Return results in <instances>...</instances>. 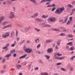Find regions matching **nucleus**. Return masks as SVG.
<instances>
[{
	"mask_svg": "<svg viewBox=\"0 0 75 75\" xmlns=\"http://www.w3.org/2000/svg\"><path fill=\"white\" fill-rule=\"evenodd\" d=\"M55 9H56V8L55 7H54L52 9V10H51L52 11H54V10H55Z\"/></svg>",
	"mask_w": 75,
	"mask_h": 75,
	"instance_id": "33",
	"label": "nucleus"
},
{
	"mask_svg": "<svg viewBox=\"0 0 75 75\" xmlns=\"http://www.w3.org/2000/svg\"><path fill=\"white\" fill-rule=\"evenodd\" d=\"M69 38H73V35L72 34H70L69 35Z\"/></svg>",
	"mask_w": 75,
	"mask_h": 75,
	"instance_id": "34",
	"label": "nucleus"
},
{
	"mask_svg": "<svg viewBox=\"0 0 75 75\" xmlns=\"http://www.w3.org/2000/svg\"><path fill=\"white\" fill-rule=\"evenodd\" d=\"M4 72V71L3 70H1L0 73L1 74H3Z\"/></svg>",
	"mask_w": 75,
	"mask_h": 75,
	"instance_id": "58",
	"label": "nucleus"
},
{
	"mask_svg": "<svg viewBox=\"0 0 75 75\" xmlns=\"http://www.w3.org/2000/svg\"><path fill=\"white\" fill-rule=\"evenodd\" d=\"M66 49H67V50L69 51V47L68 46H67L66 48Z\"/></svg>",
	"mask_w": 75,
	"mask_h": 75,
	"instance_id": "37",
	"label": "nucleus"
},
{
	"mask_svg": "<svg viewBox=\"0 0 75 75\" xmlns=\"http://www.w3.org/2000/svg\"><path fill=\"white\" fill-rule=\"evenodd\" d=\"M65 18H66L65 20L62 23V24H64V23H67V20H68V16L65 17Z\"/></svg>",
	"mask_w": 75,
	"mask_h": 75,
	"instance_id": "14",
	"label": "nucleus"
},
{
	"mask_svg": "<svg viewBox=\"0 0 75 75\" xmlns=\"http://www.w3.org/2000/svg\"><path fill=\"white\" fill-rule=\"evenodd\" d=\"M74 57H75V56H73L72 57H71L70 58L71 59H74Z\"/></svg>",
	"mask_w": 75,
	"mask_h": 75,
	"instance_id": "56",
	"label": "nucleus"
},
{
	"mask_svg": "<svg viewBox=\"0 0 75 75\" xmlns=\"http://www.w3.org/2000/svg\"><path fill=\"white\" fill-rule=\"evenodd\" d=\"M53 41V40H47L45 42L47 44H49V43H50V42H52Z\"/></svg>",
	"mask_w": 75,
	"mask_h": 75,
	"instance_id": "12",
	"label": "nucleus"
},
{
	"mask_svg": "<svg viewBox=\"0 0 75 75\" xmlns=\"http://www.w3.org/2000/svg\"><path fill=\"white\" fill-rule=\"evenodd\" d=\"M44 75H49V74L47 73H44Z\"/></svg>",
	"mask_w": 75,
	"mask_h": 75,
	"instance_id": "64",
	"label": "nucleus"
},
{
	"mask_svg": "<svg viewBox=\"0 0 75 75\" xmlns=\"http://www.w3.org/2000/svg\"><path fill=\"white\" fill-rule=\"evenodd\" d=\"M8 34V35H3L2 36V37L3 38H7V37H8L9 36V34H10V32H6L5 33V34Z\"/></svg>",
	"mask_w": 75,
	"mask_h": 75,
	"instance_id": "5",
	"label": "nucleus"
},
{
	"mask_svg": "<svg viewBox=\"0 0 75 75\" xmlns=\"http://www.w3.org/2000/svg\"><path fill=\"white\" fill-rule=\"evenodd\" d=\"M15 52H16V50H11L10 52V53L11 54H13V53H14Z\"/></svg>",
	"mask_w": 75,
	"mask_h": 75,
	"instance_id": "26",
	"label": "nucleus"
},
{
	"mask_svg": "<svg viewBox=\"0 0 75 75\" xmlns=\"http://www.w3.org/2000/svg\"><path fill=\"white\" fill-rule=\"evenodd\" d=\"M16 26H17V27H20V28L22 27V26H21V25L20 24H18V23H16Z\"/></svg>",
	"mask_w": 75,
	"mask_h": 75,
	"instance_id": "21",
	"label": "nucleus"
},
{
	"mask_svg": "<svg viewBox=\"0 0 75 75\" xmlns=\"http://www.w3.org/2000/svg\"><path fill=\"white\" fill-rule=\"evenodd\" d=\"M11 55V54H8L5 56V57H10Z\"/></svg>",
	"mask_w": 75,
	"mask_h": 75,
	"instance_id": "28",
	"label": "nucleus"
},
{
	"mask_svg": "<svg viewBox=\"0 0 75 75\" xmlns=\"http://www.w3.org/2000/svg\"><path fill=\"white\" fill-rule=\"evenodd\" d=\"M54 31H59V30L58 29H54L53 30Z\"/></svg>",
	"mask_w": 75,
	"mask_h": 75,
	"instance_id": "40",
	"label": "nucleus"
},
{
	"mask_svg": "<svg viewBox=\"0 0 75 75\" xmlns=\"http://www.w3.org/2000/svg\"><path fill=\"white\" fill-rule=\"evenodd\" d=\"M36 20L37 21H38V22H42V21H43V20H42L38 18H36Z\"/></svg>",
	"mask_w": 75,
	"mask_h": 75,
	"instance_id": "15",
	"label": "nucleus"
},
{
	"mask_svg": "<svg viewBox=\"0 0 75 75\" xmlns=\"http://www.w3.org/2000/svg\"><path fill=\"white\" fill-rule=\"evenodd\" d=\"M68 7H70V8H71V7H72V6L70 4H69L68 5Z\"/></svg>",
	"mask_w": 75,
	"mask_h": 75,
	"instance_id": "41",
	"label": "nucleus"
},
{
	"mask_svg": "<svg viewBox=\"0 0 75 75\" xmlns=\"http://www.w3.org/2000/svg\"><path fill=\"white\" fill-rule=\"evenodd\" d=\"M30 67H31V65L30 64L28 66V69L29 71H30Z\"/></svg>",
	"mask_w": 75,
	"mask_h": 75,
	"instance_id": "46",
	"label": "nucleus"
},
{
	"mask_svg": "<svg viewBox=\"0 0 75 75\" xmlns=\"http://www.w3.org/2000/svg\"><path fill=\"white\" fill-rule=\"evenodd\" d=\"M52 7H56V5L54 4H53L52 5Z\"/></svg>",
	"mask_w": 75,
	"mask_h": 75,
	"instance_id": "55",
	"label": "nucleus"
},
{
	"mask_svg": "<svg viewBox=\"0 0 75 75\" xmlns=\"http://www.w3.org/2000/svg\"><path fill=\"white\" fill-rule=\"evenodd\" d=\"M38 15V13H36L35 14H34V16H35V17H37Z\"/></svg>",
	"mask_w": 75,
	"mask_h": 75,
	"instance_id": "30",
	"label": "nucleus"
},
{
	"mask_svg": "<svg viewBox=\"0 0 75 75\" xmlns=\"http://www.w3.org/2000/svg\"><path fill=\"white\" fill-rule=\"evenodd\" d=\"M12 1H10V0H8L7 1V2L8 3H9V4H11V3H11Z\"/></svg>",
	"mask_w": 75,
	"mask_h": 75,
	"instance_id": "39",
	"label": "nucleus"
},
{
	"mask_svg": "<svg viewBox=\"0 0 75 75\" xmlns=\"http://www.w3.org/2000/svg\"><path fill=\"white\" fill-rule=\"evenodd\" d=\"M38 69H39V68L38 67H36L35 68V70H38Z\"/></svg>",
	"mask_w": 75,
	"mask_h": 75,
	"instance_id": "51",
	"label": "nucleus"
},
{
	"mask_svg": "<svg viewBox=\"0 0 75 75\" xmlns=\"http://www.w3.org/2000/svg\"><path fill=\"white\" fill-rule=\"evenodd\" d=\"M61 29H62L63 32H67V29H66V28H65V27L62 26L61 27Z\"/></svg>",
	"mask_w": 75,
	"mask_h": 75,
	"instance_id": "16",
	"label": "nucleus"
},
{
	"mask_svg": "<svg viewBox=\"0 0 75 75\" xmlns=\"http://www.w3.org/2000/svg\"><path fill=\"white\" fill-rule=\"evenodd\" d=\"M73 17L72 16H71L69 18V20L70 21H72V20Z\"/></svg>",
	"mask_w": 75,
	"mask_h": 75,
	"instance_id": "38",
	"label": "nucleus"
},
{
	"mask_svg": "<svg viewBox=\"0 0 75 75\" xmlns=\"http://www.w3.org/2000/svg\"><path fill=\"white\" fill-rule=\"evenodd\" d=\"M39 63L40 64H42V60H38Z\"/></svg>",
	"mask_w": 75,
	"mask_h": 75,
	"instance_id": "32",
	"label": "nucleus"
},
{
	"mask_svg": "<svg viewBox=\"0 0 75 75\" xmlns=\"http://www.w3.org/2000/svg\"><path fill=\"white\" fill-rule=\"evenodd\" d=\"M70 50H71V51H73L74 50V47H71L70 48Z\"/></svg>",
	"mask_w": 75,
	"mask_h": 75,
	"instance_id": "29",
	"label": "nucleus"
},
{
	"mask_svg": "<svg viewBox=\"0 0 75 75\" xmlns=\"http://www.w3.org/2000/svg\"><path fill=\"white\" fill-rule=\"evenodd\" d=\"M47 51L48 53H51V52L53 51V50L52 48H50L47 50Z\"/></svg>",
	"mask_w": 75,
	"mask_h": 75,
	"instance_id": "10",
	"label": "nucleus"
},
{
	"mask_svg": "<svg viewBox=\"0 0 75 75\" xmlns=\"http://www.w3.org/2000/svg\"><path fill=\"white\" fill-rule=\"evenodd\" d=\"M15 44H12L11 45V47H14L15 46Z\"/></svg>",
	"mask_w": 75,
	"mask_h": 75,
	"instance_id": "50",
	"label": "nucleus"
},
{
	"mask_svg": "<svg viewBox=\"0 0 75 75\" xmlns=\"http://www.w3.org/2000/svg\"><path fill=\"white\" fill-rule=\"evenodd\" d=\"M60 36H65V34L64 33H62L60 34Z\"/></svg>",
	"mask_w": 75,
	"mask_h": 75,
	"instance_id": "36",
	"label": "nucleus"
},
{
	"mask_svg": "<svg viewBox=\"0 0 75 75\" xmlns=\"http://www.w3.org/2000/svg\"><path fill=\"white\" fill-rule=\"evenodd\" d=\"M61 64H62V63H61V62H59V63H57V65H61Z\"/></svg>",
	"mask_w": 75,
	"mask_h": 75,
	"instance_id": "44",
	"label": "nucleus"
},
{
	"mask_svg": "<svg viewBox=\"0 0 75 75\" xmlns=\"http://www.w3.org/2000/svg\"><path fill=\"white\" fill-rule=\"evenodd\" d=\"M6 67H7V65H5L3 66V68L4 69H6Z\"/></svg>",
	"mask_w": 75,
	"mask_h": 75,
	"instance_id": "45",
	"label": "nucleus"
},
{
	"mask_svg": "<svg viewBox=\"0 0 75 75\" xmlns=\"http://www.w3.org/2000/svg\"><path fill=\"white\" fill-rule=\"evenodd\" d=\"M40 46H41V45H40V44L38 45L37 46V48H40Z\"/></svg>",
	"mask_w": 75,
	"mask_h": 75,
	"instance_id": "53",
	"label": "nucleus"
},
{
	"mask_svg": "<svg viewBox=\"0 0 75 75\" xmlns=\"http://www.w3.org/2000/svg\"><path fill=\"white\" fill-rule=\"evenodd\" d=\"M51 25H50L47 24H45L44 25V27H51Z\"/></svg>",
	"mask_w": 75,
	"mask_h": 75,
	"instance_id": "19",
	"label": "nucleus"
},
{
	"mask_svg": "<svg viewBox=\"0 0 75 75\" xmlns=\"http://www.w3.org/2000/svg\"><path fill=\"white\" fill-rule=\"evenodd\" d=\"M17 40L18 41H19V40H20V38H17Z\"/></svg>",
	"mask_w": 75,
	"mask_h": 75,
	"instance_id": "62",
	"label": "nucleus"
},
{
	"mask_svg": "<svg viewBox=\"0 0 75 75\" xmlns=\"http://www.w3.org/2000/svg\"><path fill=\"white\" fill-rule=\"evenodd\" d=\"M35 30H36V31H37V32H39V31H40V30L39 29H37V28H35Z\"/></svg>",
	"mask_w": 75,
	"mask_h": 75,
	"instance_id": "31",
	"label": "nucleus"
},
{
	"mask_svg": "<svg viewBox=\"0 0 75 75\" xmlns=\"http://www.w3.org/2000/svg\"><path fill=\"white\" fill-rule=\"evenodd\" d=\"M71 24V22H70V21H69L67 22V25H69V24Z\"/></svg>",
	"mask_w": 75,
	"mask_h": 75,
	"instance_id": "35",
	"label": "nucleus"
},
{
	"mask_svg": "<svg viewBox=\"0 0 75 75\" xmlns=\"http://www.w3.org/2000/svg\"><path fill=\"white\" fill-rule=\"evenodd\" d=\"M4 19V16H2L0 18V24H1V23H2V21H3Z\"/></svg>",
	"mask_w": 75,
	"mask_h": 75,
	"instance_id": "13",
	"label": "nucleus"
},
{
	"mask_svg": "<svg viewBox=\"0 0 75 75\" xmlns=\"http://www.w3.org/2000/svg\"><path fill=\"white\" fill-rule=\"evenodd\" d=\"M30 18H35V16H34H34H31L30 17Z\"/></svg>",
	"mask_w": 75,
	"mask_h": 75,
	"instance_id": "52",
	"label": "nucleus"
},
{
	"mask_svg": "<svg viewBox=\"0 0 75 75\" xmlns=\"http://www.w3.org/2000/svg\"><path fill=\"white\" fill-rule=\"evenodd\" d=\"M15 17V15H14V12H11L10 13V16L9 17V19H13Z\"/></svg>",
	"mask_w": 75,
	"mask_h": 75,
	"instance_id": "3",
	"label": "nucleus"
},
{
	"mask_svg": "<svg viewBox=\"0 0 75 75\" xmlns=\"http://www.w3.org/2000/svg\"><path fill=\"white\" fill-rule=\"evenodd\" d=\"M73 43V42H70L67 43V45H70V46H71V45H72V44Z\"/></svg>",
	"mask_w": 75,
	"mask_h": 75,
	"instance_id": "25",
	"label": "nucleus"
},
{
	"mask_svg": "<svg viewBox=\"0 0 75 75\" xmlns=\"http://www.w3.org/2000/svg\"><path fill=\"white\" fill-rule=\"evenodd\" d=\"M9 45H10V44L8 43L6 45V47L7 48V47H8Z\"/></svg>",
	"mask_w": 75,
	"mask_h": 75,
	"instance_id": "59",
	"label": "nucleus"
},
{
	"mask_svg": "<svg viewBox=\"0 0 75 75\" xmlns=\"http://www.w3.org/2000/svg\"><path fill=\"white\" fill-rule=\"evenodd\" d=\"M30 1L31 2H32L33 4H34L35 5H37L38 4V3L35 0H30Z\"/></svg>",
	"mask_w": 75,
	"mask_h": 75,
	"instance_id": "7",
	"label": "nucleus"
},
{
	"mask_svg": "<svg viewBox=\"0 0 75 75\" xmlns=\"http://www.w3.org/2000/svg\"><path fill=\"white\" fill-rule=\"evenodd\" d=\"M5 61H6V60H5V59H2V62H4H4H5Z\"/></svg>",
	"mask_w": 75,
	"mask_h": 75,
	"instance_id": "42",
	"label": "nucleus"
},
{
	"mask_svg": "<svg viewBox=\"0 0 75 75\" xmlns=\"http://www.w3.org/2000/svg\"><path fill=\"white\" fill-rule=\"evenodd\" d=\"M48 17V15H47V16H45V15H43L42 16V18H47Z\"/></svg>",
	"mask_w": 75,
	"mask_h": 75,
	"instance_id": "23",
	"label": "nucleus"
},
{
	"mask_svg": "<svg viewBox=\"0 0 75 75\" xmlns=\"http://www.w3.org/2000/svg\"><path fill=\"white\" fill-rule=\"evenodd\" d=\"M16 53H14L13 55V56L14 57H16Z\"/></svg>",
	"mask_w": 75,
	"mask_h": 75,
	"instance_id": "57",
	"label": "nucleus"
},
{
	"mask_svg": "<svg viewBox=\"0 0 75 75\" xmlns=\"http://www.w3.org/2000/svg\"><path fill=\"white\" fill-rule=\"evenodd\" d=\"M7 47H6V46H5L2 49H3V50H5V49H6V48H7Z\"/></svg>",
	"mask_w": 75,
	"mask_h": 75,
	"instance_id": "54",
	"label": "nucleus"
},
{
	"mask_svg": "<svg viewBox=\"0 0 75 75\" xmlns=\"http://www.w3.org/2000/svg\"><path fill=\"white\" fill-rule=\"evenodd\" d=\"M18 35V31L16 30V37H17V35Z\"/></svg>",
	"mask_w": 75,
	"mask_h": 75,
	"instance_id": "47",
	"label": "nucleus"
},
{
	"mask_svg": "<svg viewBox=\"0 0 75 75\" xmlns=\"http://www.w3.org/2000/svg\"><path fill=\"white\" fill-rule=\"evenodd\" d=\"M27 54H25L24 55H23L21 57H20L19 59H21V58H25L26 56H27Z\"/></svg>",
	"mask_w": 75,
	"mask_h": 75,
	"instance_id": "18",
	"label": "nucleus"
},
{
	"mask_svg": "<svg viewBox=\"0 0 75 75\" xmlns=\"http://www.w3.org/2000/svg\"><path fill=\"white\" fill-rule=\"evenodd\" d=\"M64 21V20H63V19H60L59 20V23H61V22H62V21Z\"/></svg>",
	"mask_w": 75,
	"mask_h": 75,
	"instance_id": "43",
	"label": "nucleus"
},
{
	"mask_svg": "<svg viewBox=\"0 0 75 75\" xmlns=\"http://www.w3.org/2000/svg\"><path fill=\"white\" fill-rule=\"evenodd\" d=\"M57 44L58 46H59V45H60V43L58 42V41L57 42Z\"/></svg>",
	"mask_w": 75,
	"mask_h": 75,
	"instance_id": "49",
	"label": "nucleus"
},
{
	"mask_svg": "<svg viewBox=\"0 0 75 75\" xmlns=\"http://www.w3.org/2000/svg\"><path fill=\"white\" fill-rule=\"evenodd\" d=\"M75 11V8H74V9H72V12H73L74 13V11Z\"/></svg>",
	"mask_w": 75,
	"mask_h": 75,
	"instance_id": "61",
	"label": "nucleus"
},
{
	"mask_svg": "<svg viewBox=\"0 0 75 75\" xmlns=\"http://www.w3.org/2000/svg\"><path fill=\"white\" fill-rule=\"evenodd\" d=\"M12 25L11 24H9L7 25L6 26H4L3 28V29H5V28H10V27H11Z\"/></svg>",
	"mask_w": 75,
	"mask_h": 75,
	"instance_id": "6",
	"label": "nucleus"
},
{
	"mask_svg": "<svg viewBox=\"0 0 75 75\" xmlns=\"http://www.w3.org/2000/svg\"><path fill=\"white\" fill-rule=\"evenodd\" d=\"M19 75H23V73H22L19 72Z\"/></svg>",
	"mask_w": 75,
	"mask_h": 75,
	"instance_id": "63",
	"label": "nucleus"
},
{
	"mask_svg": "<svg viewBox=\"0 0 75 75\" xmlns=\"http://www.w3.org/2000/svg\"><path fill=\"white\" fill-rule=\"evenodd\" d=\"M14 35H15V32L14 31H13L11 33V38L13 37Z\"/></svg>",
	"mask_w": 75,
	"mask_h": 75,
	"instance_id": "9",
	"label": "nucleus"
},
{
	"mask_svg": "<svg viewBox=\"0 0 75 75\" xmlns=\"http://www.w3.org/2000/svg\"><path fill=\"white\" fill-rule=\"evenodd\" d=\"M57 55H58V56H59H59L62 55V54H59V53H57Z\"/></svg>",
	"mask_w": 75,
	"mask_h": 75,
	"instance_id": "48",
	"label": "nucleus"
},
{
	"mask_svg": "<svg viewBox=\"0 0 75 75\" xmlns=\"http://www.w3.org/2000/svg\"><path fill=\"white\" fill-rule=\"evenodd\" d=\"M60 69L61 71H64V72L66 71V69L63 68H60Z\"/></svg>",
	"mask_w": 75,
	"mask_h": 75,
	"instance_id": "27",
	"label": "nucleus"
},
{
	"mask_svg": "<svg viewBox=\"0 0 75 75\" xmlns=\"http://www.w3.org/2000/svg\"><path fill=\"white\" fill-rule=\"evenodd\" d=\"M7 23V21H4L2 23L1 25H5Z\"/></svg>",
	"mask_w": 75,
	"mask_h": 75,
	"instance_id": "20",
	"label": "nucleus"
},
{
	"mask_svg": "<svg viewBox=\"0 0 75 75\" xmlns=\"http://www.w3.org/2000/svg\"><path fill=\"white\" fill-rule=\"evenodd\" d=\"M71 4H75V1H72L71 2Z\"/></svg>",
	"mask_w": 75,
	"mask_h": 75,
	"instance_id": "60",
	"label": "nucleus"
},
{
	"mask_svg": "<svg viewBox=\"0 0 75 75\" xmlns=\"http://www.w3.org/2000/svg\"><path fill=\"white\" fill-rule=\"evenodd\" d=\"M65 10L64 7H62L60 8H58L55 11V14H60L63 12V11Z\"/></svg>",
	"mask_w": 75,
	"mask_h": 75,
	"instance_id": "1",
	"label": "nucleus"
},
{
	"mask_svg": "<svg viewBox=\"0 0 75 75\" xmlns=\"http://www.w3.org/2000/svg\"><path fill=\"white\" fill-rule=\"evenodd\" d=\"M45 57L47 59H49L50 58V56L48 55H45Z\"/></svg>",
	"mask_w": 75,
	"mask_h": 75,
	"instance_id": "22",
	"label": "nucleus"
},
{
	"mask_svg": "<svg viewBox=\"0 0 75 75\" xmlns=\"http://www.w3.org/2000/svg\"><path fill=\"white\" fill-rule=\"evenodd\" d=\"M55 58L57 59H60V60H62L63 59L65 58V57L63 56L62 57H56Z\"/></svg>",
	"mask_w": 75,
	"mask_h": 75,
	"instance_id": "8",
	"label": "nucleus"
},
{
	"mask_svg": "<svg viewBox=\"0 0 75 75\" xmlns=\"http://www.w3.org/2000/svg\"><path fill=\"white\" fill-rule=\"evenodd\" d=\"M25 31V32H27L29 30H30L31 29V27H29V28H27V27H26L24 28Z\"/></svg>",
	"mask_w": 75,
	"mask_h": 75,
	"instance_id": "11",
	"label": "nucleus"
},
{
	"mask_svg": "<svg viewBox=\"0 0 75 75\" xmlns=\"http://www.w3.org/2000/svg\"><path fill=\"white\" fill-rule=\"evenodd\" d=\"M16 65L18 69H20V68H21V66L20 64H18V65L16 64Z\"/></svg>",
	"mask_w": 75,
	"mask_h": 75,
	"instance_id": "17",
	"label": "nucleus"
},
{
	"mask_svg": "<svg viewBox=\"0 0 75 75\" xmlns=\"http://www.w3.org/2000/svg\"><path fill=\"white\" fill-rule=\"evenodd\" d=\"M47 1V0H42L40 1V3H46Z\"/></svg>",
	"mask_w": 75,
	"mask_h": 75,
	"instance_id": "24",
	"label": "nucleus"
},
{
	"mask_svg": "<svg viewBox=\"0 0 75 75\" xmlns=\"http://www.w3.org/2000/svg\"><path fill=\"white\" fill-rule=\"evenodd\" d=\"M26 53H32L33 52V49L29 48L25 49H24Z\"/></svg>",
	"mask_w": 75,
	"mask_h": 75,
	"instance_id": "2",
	"label": "nucleus"
},
{
	"mask_svg": "<svg viewBox=\"0 0 75 75\" xmlns=\"http://www.w3.org/2000/svg\"><path fill=\"white\" fill-rule=\"evenodd\" d=\"M49 21L51 22H55L56 21V18L54 17H51L48 18Z\"/></svg>",
	"mask_w": 75,
	"mask_h": 75,
	"instance_id": "4",
	"label": "nucleus"
}]
</instances>
